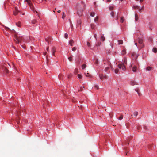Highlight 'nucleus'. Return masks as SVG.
<instances>
[{
	"mask_svg": "<svg viewBox=\"0 0 157 157\" xmlns=\"http://www.w3.org/2000/svg\"><path fill=\"white\" fill-rule=\"evenodd\" d=\"M14 36V40L15 43H19L21 42L23 40V37L22 36H19L18 37L16 34H15Z\"/></svg>",
	"mask_w": 157,
	"mask_h": 157,
	"instance_id": "1",
	"label": "nucleus"
},
{
	"mask_svg": "<svg viewBox=\"0 0 157 157\" xmlns=\"http://www.w3.org/2000/svg\"><path fill=\"white\" fill-rule=\"evenodd\" d=\"M81 23V21L80 20H78L77 21V26L78 27H80V25Z\"/></svg>",
	"mask_w": 157,
	"mask_h": 157,
	"instance_id": "2",
	"label": "nucleus"
},
{
	"mask_svg": "<svg viewBox=\"0 0 157 157\" xmlns=\"http://www.w3.org/2000/svg\"><path fill=\"white\" fill-rule=\"evenodd\" d=\"M19 12H20L18 10L17 8H16L15 11H14L13 12V14L14 15H16L18 14V13Z\"/></svg>",
	"mask_w": 157,
	"mask_h": 157,
	"instance_id": "3",
	"label": "nucleus"
},
{
	"mask_svg": "<svg viewBox=\"0 0 157 157\" xmlns=\"http://www.w3.org/2000/svg\"><path fill=\"white\" fill-rule=\"evenodd\" d=\"M137 70V67L136 66L134 65L132 68V71L134 72H136Z\"/></svg>",
	"mask_w": 157,
	"mask_h": 157,
	"instance_id": "4",
	"label": "nucleus"
},
{
	"mask_svg": "<svg viewBox=\"0 0 157 157\" xmlns=\"http://www.w3.org/2000/svg\"><path fill=\"white\" fill-rule=\"evenodd\" d=\"M99 77L101 79H102L103 78H106L107 77L106 76H104L102 74L100 75Z\"/></svg>",
	"mask_w": 157,
	"mask_h": 157,
	"instance_id": "5",
	"label": "nucleus"
},
{
	"mask_svg": "<svg viewBox=\"0 0 157 157\" xmlns=\"http://www.w3.org/2000/svg\"><path fill=\"white\" fill-rule=\"evenodd\" d=\"M138 42L139 44H142L143 43V40L141 39L138 38Z\"/></svg>",
	"mask_w": 157,
	"mask_h": 157,
	"instance_id": "6",
	"label": "nucleus"
},
{
	"mask_svg": "<svg viewBox=\"0 0 157 157\" xmlns=\"http://www.w3.org/2000/svg\"><path fill=\"white\" fill-rule=\"evenodd\" d=\"M56 51V49L55 48H53L52 49V55L54 56L55 55V52Z\"/></svg>",
	"mask_w": 157,
	"mask_h": 157,
	"instance_id": "7",
	"label": "nucleus"
},
{
	"mask_svg": "<svg viewBox=\"0 0 157 157\" xmlns=\"http://www.w3.org/2000/svg\"><path fill=\"white\" fill-rule=\"evenodd\" d=\"M74 43V41L72 40H71L69 42V44L71 46H73V44Z\"/></svg>",
	"mask_w": 157,
	"mask_h": 157,
	"instance_id": "8",
	"label": "nucleus"
},
{
	"mask_svg": "<svg viewBox=\"0 0 157 157\" xmlns=\"http://www.w3.org/2000/svg\"><path fill=\"white\" fill-rule=\"evenodd\" d=\"M152 70V68L150 67H147L146 68V71H150Z\"/></svg>",
	"mask_w": 157,
	"mask_h": 157,
	"instance_id": "9",
	"label": "nucleus"
},
{
	"mask_svg": "<svg viewBox=\"0 0 157 157\" xmlns=\"http://www.w3.org/2000/svg\"><path fill=\"white\" fill-rule=\"evenodd\" d=\"M126 53V51L125 49L123 50L121 52V55H125Z\"/></svg>",
	"mask_w": 157,
	"mask_h": 157,
	"instance_id": "10",
	"label": "nucleus"
},
{
	"mask_svg": "<svg viewBox=\"0 0 157 157\" xmlns=\"http://www.w3.org/2000/svg\"><path fill=\"white\" fill-rule=\"evenodd\" d=\"M100 39H101V41H105V37L104 36V35H102L101 36V38H100Z\"/></svg>",
	"mask_w": 157,
	"mask_h": 157,
	"instance_id": "11",
	"label": "nucleus"
},
{
	"mask_svg": "<svg viewBox=\"0 0 157 157\" xmlns=\"http://www.w3.org/2000/svg\"><path fill=\"white\" fill-rule=\"evenodd\" d=\"M135 20L136 21H137L139 19V17L137 14H135Z\"/></svg>",
	"mask_w": 157,
	"mask_h": 157,
	"instance_id": "12",
	"label": "nucleus"
},
{
	"mask_svg": "<svg viewBox=\"0 0 157 157\" xmlns=\"http://www.w3.org/2000/svg\"><path fill=\"white\" fill-rule=\"evenodd\" d=\"M118 42L119 44H122L123 43V41L121 40H118Z\"/></svg>",
	"mask_w": 157,
	"mask_h": 157,
	"instance_id": "13",
	"label": "nucleus"
},
{
	"mask_svg": "<svg viewBox=\"0 0 157 157\" xmlns=\"http://www.w3.org/2000/svg\"><path fill=\"white\" fill-rule=\"evenodd\" d=\"M130 84L131 85L133 86L136 84V82L134 81H132L130 82Z\"/></svg>",
	"mask_w": 157,
	"mask_h": 157,
	"instance_id": "14",
	"label": "nucleus"
},
{
	"mask_svg": "<svg viewBox=\"0 0 157 157\" xmlns=\"http://www.w3.org/2000/svg\"><path fill=\"white\" fill-rule=\"evenodd\" d=\"M152 51L154 53L156 52L157 51V48H153L152 49Z\"/></svg>",
	"mask_w": 157,
	"mask_h": 157,
	"instance_id": "15",
	"label": "nucleus"
},
{
	"mask_svg": "<svg viewBox=\"0 0 157 157\" xmlns=\"http://www.w3.org/2000/svg\"><path fill=\"white\" fill-rule=\"evenodd\" d=\"M121 69H122V70L124 71H125L126 69L125 67L123 64H122V66Z\"/></svg>",
	"mask_w": 157,
	"mask_h": 157,
	"instance_id": "16",
	"label": "nucleus"
},
{
	"mask_svg": "<svg viewBox=\"0 0 157 157\" xmlns=\"http://www.w3.org/2000/svg\"><path fill=\"white\" fill-rule=\"evenodd\" d=\"M27 1L28 4H29L30 6L31 7V1H29V0H26Z\"/></svg>",
	"mask_w": 157,
	"mask_h": 157,
	"instance_id": "17",
	"label": "nucleus"
},
{
	"mask_svg": "<svg viewBox=\"0 0 157 157\" xmlns=\"http://www.w3.org/2000/svg\"><path fill=\"white\" fill-rule=\"evenodd\" d=\"M37 22V21L36 19H34L32 21V23L33 24H35Z\"/></svg>",
	"mask_w": 157,
	"mask_h": 157,
	"instance_id": "18",
	"label": "nucleus"
},
{
	"mask_svg": "<svg viewBox=\"0 0 157 157\" xmlns=\"http://www.w3.org/2000/svg\"><path fill=\"white\" fill-rule=\"evenodd\" d=\"M86 67V66L85 64H83L82 66V69H84Z\"/></svg>",
	"mask_w": 157,
	"mask_h": 157,
	"instance_id": "19",
	"label": "nucleus"
},
{
	"mask_svg": "<svg viewBox=\"0 0 157 157\" xmlns=\"http://www.w3.org/2000/svg\"><path fill=\"white\" fill-rule=\"evenodd\" d=\"M65 17H66V15L65 14V13L64 12H63V14H62V18L63 19H64L65 18Z\"/></svg>",
	"mask_w": 157,
	"mask_h": 157,
	"instance_id": "20",
	"label": "nucleus"
},
{
	"mask_svg": "<svg viewBox=\"0 0 157 157\" xmlns=\"http://www.w3.org/2000/svg\"><path fill=\"white\" fill-rule=\"evenodd\" d=\"M95 14V13L94 12H92L90 13V15L91 17H93L94 16Z\"/></svg>",
	"mask_w": 157,
	"mask_h": 157,
	"instance_id": "21",
	"label": "nucleus"
},
{
	"mask_svg": "<svg viewBox=\"0 0 157 157\" xmlns=\"http://www.w3.org/2000/svg\"><path fill=\"white\" fill-rule=\"evenodd\" d=\"M4 72L6 73V74H8L9 73V71L6 68H5L4 70Z\"/></svg>",
	"mask_w": 157,
	"mask_h": 157,
	"instance_id": "22",
	"label": "nucleus"
},
{
	"mask_svg": "<svg viewBox=\"0 0 157 157\" xmlns=\"http://www.w3.org/2000/svg\"><path fill=\"white\" fill-rule=\"evenodd\" d=\"M133 114L135 116H137L138 114V113L137 111H135L133 113Z\"/></svg>",
	"mask_w": 157,
	"mask_h": 157,
	"instance_id": "23",
	"label": "nucleus"
},
{
	"mask_svg": "<svg viewBox=\"0 0 157 157\" xmlns=\"http://www.w3.org/2000/svg\"><path fill=\"white\" fill-rule=\"evenodd\" d=\"M110 14L112 17H114V12L112 11L110 13Z\"/></svg>",
	"mask_w": 157,
	"mask_h": 157,
	"instance_id": "24",
	"label": "nucleus"
},
{
	"mask_svg": "<svg viewBox=\"0 0 157 157\" xmlns=\"http://www.w3.org/2000/svg\"><path fill=\"white\" fill-rule=\"evenodd\" d=\"M122 66V64L121 63L118 64V67L120 68L121 69Z\"/></svg>",
	"mask_w": 157,
	"mask_h": 157,
	"instance_id": "25",
	"label": "nucleus"
},
{
	"mask_svg": "<svg viewBox=\"0 0 157 157\" xmlns=\"http://www.w3.org/2000/svg\"><path fill=\"white\" fill-rule=\"evenodd\" d=\"M123 118V115H121L120 116L118 117V119L119 120H121Z\"/></svg>",
	"mask_w": 157,
	"mask_h": 157,
	"instance_id": "26",
	"label": "nucleus"
},
{
	"mask_svg": "<svg viewBox=\"0 0 157 157\" xmlns=\"http://www.w3.org/2000/svg\"><path fill=\"white\" fill-rule=\"evenodd\" d=\"M124 20V18L123 17H121V18L120 21L121 22H123Z\"/></svg>",
	"mask_w": 157,
	"mask_h": 157,
	"instance_id": "27",
	"label": "nucleus"
},
{
	"mask_svg": "<svg viewBox=\"0 0 157 157\" xmlns=\"http://www.w3.org/2000/svg\"><path fill=\"white\" fill-rule=\"evenodd\" d=\"M109 67H106L104 70L105 72L107 71L109 69Z\"/></svg>",
	"mask_w": 157,
	"mask_h": 157,
	"instance_id": "28",
	"label": "nucleus"
},
{
	"mask_svg": "<svg viewBox=\"0 0 157 157\" xmlns=\"http://www.w3.org/2000/svg\"><path fill=\"white\" fill-rule=\"evenodd\" d=\"M133 8L135 9H139V7L137 6H133Z\"/></svg>",
	"mask_w": 157,
	"mask_h": 157,
	"instance_id": "29",
	"label": "nucleus"
},
{
	"mask_svg": "<svg viewBox=\"0 0 157 157\" xmlns=\"http://www.w3.org/2000/svg\"><path fill=\"white\" fill-rule=\"evenodd\" d=\"M144 9V6H143L141 8H140V9L139 8V10L140 12H141V10H143Z\"/></svg>",
	"mask_w": 157,
	"mask_h": 157,
	"instance_id": "30",
	"label": "nucleus"
},
{
	"mask_svg": "<svg viewBox=\"0 0 157 157\" xmlns=\"http://www.w3.org/2000/svg\"><path fill=\"white\" fill-rule=\"evenodd\" d=\"M77 49V48L76 47H74L72 48V51H75Z\"/></svg>",
	"mask_w": 157,
	"mask_h": 157,
	"instance_id": "31",
	"label": "nucleus"
},
{
	"mask_svg": "<svg viewBox=\"0 0 157 157\" xmlns=\"http://www.w3.org/2000/svg\"><path fill=\"white\" fill-rule=\"evenodd\" d=\"M68 35L67 33H65L64 34V37L65 38L67 39L68 38Z\"/></svg>",
	"mask_w": 157,
	"mask_h": 157,
	"instance_id": "32",
	"label": "nucleus"
},
{
	"mask_svg": "<svg viewBox=\"0 0 157 157\" xmlns=\"http://www.w3.org/2000/svg\"><path fill=\"white\" fill-rule=\"evenodd\" d=\"M68 59L70 61H71L72 59V56H70L68 58Z\"/></svg>",
	"mask_w": 157,
	"mask_h": 157,
	"instance_id": "33",
	"label": "nucleus"
},
{
	"mask_svg": "<svg viewBox=\"0 0 157 157\" xmlns=\"http://www.w3.org/2000/svg\"><path fill=\"white\" fill-rule=\"evenodd\" d=\"M98 17H96V18L94 19V21L95 22L98 21Z\"/></svg>",
	"mask_w": 157,
	"mask_h": 157,
	"instance_id": "34",
	"label": "nucleus"
},
{
	"mask_svg": "<svg viewBox=\"0 0 157 157\" xmlns=\"http://www.w3.org/2000/svg\"><path fill=\"white\" fill-rule=\"evenodd\" d=\"M119 71V70L118 69H116L115 70V72L116 74H117Z\"/></svg>",
	"mask_w": 157,
	"mask_h": 157,
	"instance_id": "35",
	"label": "nucleus"
},
{
	"mask_svg": "<svg viewBox=\"0 0 157 157\" xmlns=\"http://www.w3.org/2000/svg\"><path fill=\"white\" fill-rule=\"evenodd\" d=\"M91 27L92 29H94L95 27V25L94 24H92L91 25Z\"/></svg>",
	"mask_w": 157,
	"mask_h": 157,
	"instance_id": "36",
	"label": "nucleus"
},
{
	"mask_svg": "<svg viewBox=\"0 0 157 157\" xmlns=\"http://www.w3.org/2000/svg\"><path fill=\"white\" fill-rule=\"evenodd\" d=\"M113 9V6H111L109 7V9L110 10H112Z\"/></svg>",
	"mask_w": 157,
	"mask_h": 157,
	"instance_id": "37",
	"label": "nucleus"
},
{
	"mask_svg": "<svg viewBox=\"0 0 157 157\" xmlns=\"http://www.w3.org/2000/svg\"><path fill=\"white\" fill-rule=\"evenodd\" d=\"M78 77L79 78H81L82 77V76L79 74L78 75Z\"/></svg>",
	"mask_w": 157,
	"mask_h": 157,
	"instance_id": "38",
	"label": "nucleus"
},
{
	"mask_svg": "<svg viewBox=\"0 0 157 157\" xmlns=\"http://www.w3.org/2000/svg\"><path fill=\"white\" fill-rule=\"evenodd\" d=\"M87 45L89 47H91V44L89 42H87Z\"/></svg>",
	"mask_w": 157,
	"mask_h": 157,
	"instance_id": "39",
	"label": "nucleus"
},
{
	"mask_svg": "<svg viewBox=\"0 0 157 157\" xmlns=\"http://www.w3.org/2000/svg\"><path fill=\"white\" fill-rule=\"evenodd\" d=\"M85 75L86 77H90V75H89V74L87 73H85Z\"/></svg>",
	"mask_w": 157,
	"mask_h": 157,
	"instance_id": "40",
	"label": "nucleus"
},
{
	"mask_svg": "<svg viewBox=\"0 0 157 157\" xmlns=\"http://www.w3.org/2000/svg\"><path fill=\"white\" fill-rule=\"evenodd\" d=\"M124 62L125 64L127 63V59L126 58H124Z\"/></svg>",
	"mask_w": 157,
	"mask_h": 157,
	"instance_id": "41",
	"label": "nucleus"
},
{
	"mask_svg": "<svg viewBox=\"0 0 157 157\" xmlns=\"http://www.w3.org/2000/svg\"><path fill=\"white\" fill-rule=\"evenodd\" d=\"M59 79H61L62 78V75L61 74H59Z\"/></svg>",
	"mask_w": 157,
	"mask_h": 157,
	"instance_id": "42",
	"label": "nucleus"
},
{
	"mask_svg": "<svg viewBox=\"0 0 157 157\" xmlns=\"http://www.w3.org/2000/svg\"><path fill=\"white\" fill-rule=\"evenodd\" d=\"M94 87L97 90L99 89V87L97 85H95Z\"/></svg>",
	"mask_w": 157,
	"mask_h": 157,
	"instance_id": "43",
	"label": "nucleus"
},
{
	"mask_svg": "<svg viewBox=\"0 0 157 157\" xmlns=\"http://www.w3.org/2000/svg\"><path fill=\"white\" fill-rule=\"evenodd\" d=\"M16 25L18 27H20V23H16Z\"/></svg>",
	"mask_w": 157,
	"mask_h": 157,
	"instance_id": "44",
	"label": "nucleus"
},
{
	"mask_svg": "<svg viewBox=\"0 0 157 157\" xmlns=\"http://www.w3.org/2000/svg\"><path fill=\"white\" fill-rule=\"evenodd\" d=\"M148 40L149 41H150L151 42H152V39L151 38H148Z\"/></svg>",
	"mask_w": 157,
	"mask_h": 157,
	"instance_id": "45",
	"label": "nucleus"
},
{
	"mask_svg": "<svg viewBox=\"0 0 157 157\" xmlns=\"http://www.w3.org/2000/svg\"><path fill=\"white\" fill-rule=\"evenodd\" d=\"M95 63L97 64H98V61L97 59H96L95 60Z\"/></svg>",
	"mask_w": 157,
	"mask_h": 157,
	"instance_id": "46",
	"label": "nucleus"
},
{
	"mask_svg": "<svg viewBox=\"0 0 157 157\" xmlns=\"http://www.w3.org/2000/svg\"><path fill=\"white\" fill-rule=\"evenodd\" d=\"M83 88H85L84 86L82 87L81 88V89H80V90L81 91H82L83 90Z\"/></svg>",
	"mask_w": 157,
	"mask_h": 157,
	"instance_id": "47",
	"label": "nucleus"
},
{
	"mask_svg": "<svg viewBox=\"0 0 157 157\" xmlns=\"http://www.w3.org/2000/svg\"><path fill=\"white\" fill-rule=\"evenodd\" d=\"M5 29L6 30H8L10 29L9 28L6 27H5Z\"/></svg>",
	"mask_w": 157,
	"mask_h": 157,
	"instance_id": "48",
	"label": "nucleus"
},
{
	"mask_svg": "<svg viewBox=\"0 0 157 157\" xmlns=\"http://www.w3.org/2000/svg\"><path fill=\"white\" fill-rule=\"evenodd\" d=\"M47 54V52H43V55H46Z\"/></svg>",
	"mask_w": 157,
	"mask_h": 157,
	"instance_id": "49",
	"label": "nucleus"
},
{
	"mask_svg": "<svg viewBox=\"0 0 157 157\" xmlns=\"http://www.w3.org/2000/svg\"><path fill=\"white\" fill-rule=\"evenodd\" d=\"M101 44V43H98L97 44V46H99L100 45V44Z\"/></svg>",
	"mask_w": 157,
	"mask_h": 157,
	"instance_id": "50",
	"label": "nucleus"
},
{
	"mask_svg": "<svg viewBox=\"0 0 157 157\" xmlns=\"http://www.w3.org/2000/svg\"><path fill=\"white\" fill-rule=\"evenodd\" d=\"M46 50H47V51H48V50H49V47H47V48H46Z\"/></svg>",
	"mask_w": 157,
	"mask_h": 157,
	"instance_id": "51",
	"label": "nucleus"
},
{
	"mask_svg": "<svg viewBox=\"0 0 157 157\" xmlns=\"http://www.w3.org/2000/svg\"><path fill=\"white\" fill-rule=\"evenodd\" d=\"M111 1V0H107V2H110Z\"/></svg>",
	"mask_w": 157,
	"mask_h": 157,
	"instance_id": "52",
	"label": "nucleus"
},
{
	"mask_svg": "<svg viewBox=\"0 0 157 157\" xmlns=\"http://www.w3.org/2000/svg\"><path fill=\"white\" fill-rule=\"evenodd\" d=\"M94 37L95 38V39H97V38H96V37H97V35H96V34H95L94 35Z\"/></svg>",
	"mask_w": 157,
	"mask_h": 157,
	"instance_id": "53",
	"label": "nucleus"
},
{
	"mask_svg": "<svg viewBox=\"0 0 157 157\" xmlns=\"http://www.w3.org/2000/svg\"><path fill=\"white\" fill-rule=\"evenodd\" d=\"M77 70L76 69H75V72L76 73L77 72Z\"/></svg>",
	"mask_w": 157,
	"mask_h": 157,
	"instance_id": "54",
	"label": "nucleus"
},
{
	"mask_svg": "<svg viewBox=\"0 0 157 157\" xmlns=\"http://www.w3.org/2000/svg\"><path fill=\"white\" fill-rule=\"evenodd\" d=\"M143 0H140V3H141L143 2Z\"/></svg>",
	"mask_w": 157,
	"mask_h": 157,
	"instance_id": "55",
	"label": "nucleus"
},
{
	"mask_svg": "<svg viewBox=\"0 0 157 157\" xmlns=\"http://www.w3.org/2000/svg\"><path fill=\"white\" fill-rule=\"evenodd\" d=\"M45 40L46 41H47L48 42V40L46 38H45Z\"/></svg>",
	"mask_w": 157,
	"mask_h": 157,
	"instance_id": "56",
	"label": "nucleus"
},
{
	"mask_svg": "<svg viewBox=\"0 0 157 157\" xmlns=\"http://www.w3.org/2000/svg\"><path fill=\"white\" fill-rule=\"evenodd\" d=\"M61 12V11L60 10H59L57 11V12L58 13H59Z\"/></svg>",
	"mask_w": 157,
	"mask_h": 157,
	"instance_id": "57",
	"label": "nucleus"
},
{
	"mask_svg": "<svg viewBox=\"0 0 157 157\" xmlns=\"http://www.w3.org/2000/svg\"><path fill=\"white\" fill-rule=\"evenodd\" d=\"M79 7V6L78 5H77V8H78Z\"/></svg>",
	"mask_w": 157,
	"mask_h": 157,
	"instance_id": "58",
	"label": "nucleus"
},
{
	"mask_svg": "<svg viewBox=\"0 0 157 157\" xmlns=\"http://www.w3.org/2000/svg\"><path fill=\"white\" fill-rule=\"evenodd\" d=\"M134 54H135L134 53H133L132 54V56H134Z\"/></svg>",
	"mask_w": 157,
	"mask_h": 157,
	"instance_id": "59",
	"label": "nucleus"
},
{
	"mask_svg": "<svg viewBox=\"0 0 157 157\" xmlns=\"http://www.w3.org/2000/svg\"><path fill=\"white\" fill-rule=\"evenodd\" d=\"M17 124H19L20 123V122L18 121H17Z\"/></svg>",
	"mask_w": 157,
	"mask_h": 157,
	"instance_id": "60",
	"label": "nucleus"
},
{
	"mask_svg": "<svg viewBox=\"0 0 157 157\" xmlns=\"http://www.w3.org/2000/svg\"><path fill=\"white\" fill-rule=\"evenodd\" d=\"M144 129H146V126H144Z\"/></svg>",
	"mask_w": 157,
	"mask_h": 157,
	"instance_id": "61",
	"label": "nucleus"
},
{
	"mask_svg": "<svg viewBox=\"0 0 157 157\" xmlns=\"http://www.w3.org/2000/svg\"><path fill=\"white\" fill-rule=\"evenodd\" d=\"M111 69H112L113 70H114V68H113V67H111Z\"/></svg>",
	"mask_w": 157,
	"mask_h": 157,
	"instance_id": "62",
	"label": "nucleus"
},
{
	"mask_svg": "<svg viewBox=\"0 0 157 157\" xmlns=\"http://www.w3.org/2000/svg\"><path fill=\"white\" fill-rule=\"evenodd\" d=\"M135 45H136V46H137V43H135Z\"/></svg>",
	"mask_w": 157,
	"mask_h": 157,
	"instance_id": "63",
	"label": "nucleus"
},
{
	"mask_svg": "<svg viewBox=\"0 0 157 157\" xmlns=\"http://www.w3.org/2000/svg\"><path fill=\"white\" fill-rule=\"evenodd\" d=\"M131 67H132V65H131Z\"/></svg>",
	"mask_w": 157,
	"mask_h": 157,
	"instance_id": "64",
	"label": "nucleus"
}]
</instances>
